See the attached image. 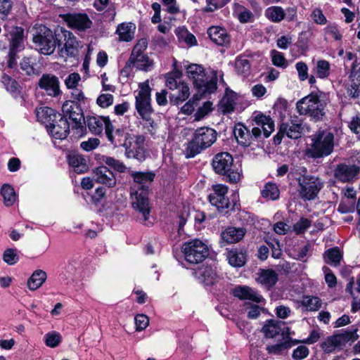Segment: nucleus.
<instances>
[{
    "label": "nucleus",
    "mask_w": 360,
    "mask_h": 360,
    "mask_svg": "<svg viewBox=\"0 0 360 360\" xmlns=\"http://www.w3.org/2000/svg\"><path fill=\"white\" fill-rule=\"evenodd\" d=\"M262 195L264 198L274 200L279 196V190L275 184L267 183L262 191Z\"/></svg>",
    "instance_id": "47"
},
{
    "label": "nucleus",
    "mask_w": 360,
    "mask_h": 360,
    "mask_svg": "<svg viewBox=\"0 0 360 360\" xmlns=\"http://www.w3.org/2000/svg\"><path fill=\"white\" fill-rule=\"evenodd\" d=\"M4 261L9 265H13L19 259V257L17 254V250L15 249L6 250L3 256Z\"/></svg>",
    "instance_id": "58"
},
{
    "label": "nucleus",
    "mask_w": 360,
    "mask_h": 360,
    "mask_svg": "<svg viewBox=\"0 0 360 360\" xmlns=\"http://www.w3.org/2000/svg\"><path fill=\"white\" fill-rule=\"evenodd\" d=\"M69 165L74 168L75 172L82 174L88 170L86 160L82 155L77 153L70 154L68 156Z\"/></svg>",
    "instance_id": "34"
},
{
    "label": "nucleus",
    "mask_w": 360,
    "mask_h": 360,
    "mask_svg": "<svg viewBox=\"0 0 360 360\" xmlns=\"http://www.w3.org/2000/svg\"><path fill=\"white\" fill-rule=\"evenodd\" d=\"M264 15L271 22L278 23L285 18L286 13L281 6H271L265 10Z\"/></svg>",
    "instance_id": "39"
},
{
    "label": "nucleus",
    "mask_w": 360,
    "mask_h": 360,
    "mask_svg": "<svg viewBox=\"0 0 360 360\" xmlns=\"http://www.w3.org/2000/svg\"><path fill=\"white\" fill-rule=\"evenodd\" d=\"M136 329L137 331H141L146 329L149 325V319L145 314H137L134 318Z\"/></svg>",
    "instance_id": "57"
},
{
    "label": "nucleus",
    "mask_w": 360,
    "mask_h": 360,
    "mask_svg": "<svg viewBox=\"0 0 360 360\" xmlns=\"http://www.w3.org/2000/svg\"><path fill=\"white\" fill-rule=\"evenodd\" d=\"M58 114L54 110L49 107H40L36 109V117L37 120L41 123L51 125L53 122L56 121Z\"/></svg>",
    "instance_id": "32"
},
{
    "label": "nucleus",
    "mask_w": 360,
    "mask_h": 360,
    "mask_svg": "<svg viewBox=\"0 0 360 360\" xmlns=\"http://www.w3.org/2000/svg\"><path fill=\"white\" fill-rule=\"evenodd\" d=\"M56 121L51 125H47V130L50 134L56 139H65L69 133V124L68 119L63 117L60 114L57 115Z\"/></svg>",
    "instance_id": "18"
},
{
    "label": "nucleus",
    "mask_w": 360,
    "mask_h": 360,
    "mask_svg": "<svg viewBox=\"0 0 360 360\" xmlns=\"http://www.w3.org/2000/svg\"><path fill=\"white\" fill-rule=\"evenodd\" d=\"M62 111L64 114L63 117H68L75 123L77 127H79L84 121L82 110L77 103L65 101L62 106Z\"/></svg>",
    "instance_id": "20"
},
{
    "label": "nucleus",
    "mask_w": 360,
    "mask_h": 360,
    "mask_svg": "<svg viewBox=\"0 0 360 360\" xmlns=\"http://www.w3.org/2000/svg\"><path fill=\"white\" fill-rule=\"evenodd\" d=\"M309 349L304 345L298 346L295 348L292 354L294 360H302L308 356Z\"/></svg>",
    "instance_id": "59"
},
{
    "label": "nucleus",
    "mask_w": 360,
    "mask_h": 360,
    "mask_svg": "<svg viewBox=\"0 0 360 360\" xmlns=\"http://www.w3.org/2000/svg\"><path fill=\"white\" fill-rule=\"evenodd\" d=\"M314 73L319 79H323L328 77L330 73V64L326 60H318L313 68Z\"/></svg>",
    "instance_id": "44"
},
{
    "label": "nucleus",
    "mask_w": 360,
    "mask_h": 360,
    "mask_svg": "<svg viewBox=\"0 0 360 360\" xmlns=\"http://www.w3.org/2000/svg\"><path fill=\"white\" fill-rule=\"evenodd\" d=\"M323 30L326 35L331 36L335 40L339 41L342 39V34L337 25L330 24Z\"/></svg>",
    "instance_id": "52"
},
{
    "label": "nucleus",
    "mask_w": 360,
    "mask_h": 360,
    "mask_svg": "<svg viewBox=\"0 0 360 360\" xmlns=\"http://www.w3.org/2000/svg\"><path fill=\"white\" fill-rule=\"evenodd\" d=\"M323 258L327 264L337 266L340 265L342 259V253L339 248L335 247L327 250L323 255Z\"/></svg>",
    "instance_id": "41"
},
{
    "label": "nucleus",
    "mask_w": 360,
    "mask_h": 360,
    "mask_svg": "<svg viewBox=\"0 0 360 360\" xmlns=\"http://www.w3.org/2000/svg\"><path fill=\"white\" fill-rule=\"evenodd\" d=\"M0 193L3 197L4 204L6 207L13 205L17 200V195L15 190L10 184H4L0 190Z\"/></svg>",
    "instance_id": "42"
},
{
    "label": "nucleus",
    "mask_w": 360,
    "mask_h": 360,
    "mask_svg": "<svg viewBox=\"0 0 360 360\" xmlns=\"http://www.w3.org/2000/svg\"><path fill=\"white\" fill-rule=\"evenodd\" d=\"M214 172L221 175H226L230 182L236 183L240 179L238 168L233 164L232 155L228 153L217 154L212 162Z\"/></svg>",
    "instance_id": "5"
},
{
    "label": "nucleus",
    "mask_w": 360,
    "mask_h": 360,
    "mask_svg": "<svg viewBox=\"0 0 360 360\" xmlns=\"http://www.w3.org/2000/svg\"><path fill=\"white\" fill-rule=\"evenodd\" d=\"M195 276L198 281L206 285L214 284L217 279V275L212 268L209 266H202L195 271Z\"/></svg>",
    "instance_id": "30"
},
{
    "label": "nucleus",
    "mask_w": 360,
    "mask_h": 360,
    "mask_svg": "<svg viewBox=\"0 0 360 360\" xmlns=\"http://www.w3.org/2000/svg\"><path fill=\"white\" fill-rule=\"evenodd\" d=\"M233 295L240 300H250L257 303L264 300L262 295L252 288L248 286H237L232 290Z\"/></svg>",
    "instance_id": "24"
},
{
    "label": "nucleus",
    "mask_w": 360,
    "mask_h": 360,
    "mask_svg": "<svg viewBox=\"0 0 360 360\" xmlns=\"http://www.w3.org/2000/svg\"><path fill=\"white\" fill-rule=\"evenodd\" d=\"M236 94L229 90H226L220 102V108L224 113H229L233 111L236 105Z\"/></svg>",
    "instance_id": "40"
},
{
    "label": "nucleus",
    "mask_w": 360,
    "mask_h": 360,
    "mask_svg": "<svg viewBox=\"0 0 360 360\" xmlns=\"http://www.w3.org/2000/svg\"><path fill=\"white\" fill-rule=\"evenodd\" d=\"M22 34L23 31L20 27H15L12 33H11V50L18 52L22 49Z\"/></svg>",
    "instance_id": "45"
},
{
    "label": "nucleus",
    "mask_w": 360,
    "mask_h": 360,
    "mask_svg": "<svg viewBox=\"0 0 360 360\" xmlns=\"http://www.w3.org/2000/svg\"><path fill=\"white\" fill-rule=\"evenodd\" d=\"M65 20L68 25L79 31L89 29L92 25V21L87 14L84 13H73L65 15Z\"/></svg>",
    "instance_id": "17"
},
{
    "label": "nucleus",
    "mask_w": 360,
    "mask_h": 360,
    "mask_svg": "<svg viewBox=\"0 0 360 360\" xmlns=\"http://www.w3.org/2000/svg\"><path fill=\"white\" fill-rule=\"evenodd\" d=\"M39 86L44 90L49 96L56 97L60 94V82L53 75L44 74L38 82Z\"/></svg>",
    "instance_id": "16"
},
{
    "label": "nucleus",
    "mask_w": 360,
    "mask_h": 360,
    "mask_svg": "<svg viewBox=\"0 0 360 360\" xmlns=\"http://www.w3.org/2000/svg\"><path fill=\"white\" fill-rule=\"evenodd\" d=\"M58 46L60 49V55L63 57L73 56L77 53L79 43L75 35L68 30L63 28L58 29L56 34Z\"/></svg>",
    "instance_id": "12"
},
{
    "label": "nucleus",
    "mask_w": 360,
    "mask_h": 360,
    "mask_svg": "<svg viewBox=\"0 0 360 360\" xmlns=\"http://www.w3.org/2000/svg\"><path fill=\"white\" fill-rule=\"evenodd\" d=\"M100 144V140L97 138H90L87 141H82L80 146L86 151H91L96 148Z\"/></svg>",
    "instance_id": "64"
},
{
    "label": "nucleus",
    "mask_w": 360,
    "mask_h": 360,
    "mask_svg": "<svg viewBox=\"0 0 360 360\" xmlns=\"http://www.w3.org/2000/svg\"><path fill=\"white\" fill-rule=\"evenodd\" d=\"M235 68L239 75L246 77L250 70V62L246 58L238 57L235 62Z\"/></svg>",
    "instance_id": "48"
},
{
    "label": "nucleus",
    "mask_w": 360,
    "mask_h": 360,
    "mask_svg": "<svg viewBox=\"0 0 360 360\" xmlns=\"http://www.w3.org/2000/svg\"><path fill=\"white\" fill-rule=\"evenodd\" d=\"M299 343V340L290 339L288 341H285L283 342L277 343L273 345H269L266 347V350L269 354L281 355L285 350H287L292 347L293 345H297Z\"/></svg>",
    "instance_id": "38"
},
{
    "label": "nucleus",
    "mask_w": 360,
    "mask_h": 360,
    "mask_svg": "<svg viewBox=\"0 0 360 360\" xmlns=\"http://www.w3.org/2000/svg\"><path fill=\"white\" fill-rule=\"evenodd\" d=\"M61 341V335L59 333L52 331L44 335V342L46 346L54 348L57 347Z\"/></svg>",
    "instance_id": "50"
},
{
    "label": "nucleus",
    "mask_w": 360,
    "mask_h": 360,
    "mask_svg": "<svg viewBox=\"0 0 360 360\" xmlns=\"http://www.w3.org/2000/svg\"><path fill=\"white\" fill-rule=\"evenodd\" d=\"M228 192V187L223 184L213 186V193L209 196L210 203L215 206L218 210L229 208L231 206L229 199L226 195Z\"/></svg>",
    "instance_id": "15"
},
{
    "label": "nucleus",
    "mask_w": 360,
    "mask_h": 360,
    "mask_svg": "<svg viewBox=\"0 0 360 360\" xmlns=\"http://www.w3.org/2000/svg\"><path fill=\"white\" fill-rule=\"evenodd\" d=\"M188 79L200 94H212L217 89V72L212 69L207 71L198 64H191L186 68Z\"/></svg>",
    "instance_id": "2"
},
{
    "label": "nucleus",
    "mask_w": 360,
    "mask_h": 360,
    "mask_svg": "<svg viewBox=\"0 0 360 360\" xmlns=\"http://www.w3.org/2000/svg\"><path fill=\"white\" fill-rule=\"evenodd\" d=\"M86 123L89 129L94 134H101L104 128L106 131L108 123L112 124L108 117L103 116L89 117Z\"/></svg>",
    "instance_id": "26"
},
{
    "label": "nucleus",
    "mask_w": 360,
    "mask_h": 360,
    "mask_svg": "<svg viewBox=\"0 0 360 360\" xmlns=\"http://www.w3.org/2000/svg\"><path fill=\"white\" fill-rule=\"evenodd\" d=\"M299 194L304 200L314 199L323 187L321 179L314 176H302L298 179Z\"/></svg>",
    "instance_id": "11"
},
{
    "label": "nucleus",
    "mask_w": 360,
    "mask_h": 360,
    "mask_svg": "<svg viewBox=\"0 0 360 360\" xmlns=\"http://www.w3.org/2000/svg\"><path fill=\"white\" fill-rule=\"evenodd\" d=\"M295 68L300 80L305 81L308 78V67L307 64L302 61L297 62L295 64Z\"/></svg>",
    "instance_id": "63"
},
{
    "label": "nucleus",
    "mask_w": 360,
    "mask_h": 360,
    "mask_svg": "<svg viewBox=\"0 0 360 360\" xmlns=\"http://www.w3.org/2000/svg\"><path fill=\"white\" fill-rule=\"evenodd\" d=\"M233 134L238 143L243 146H248L257 139L245 126L240 123L235 126Z\"/></svg>",
    "instance_id": "29"
},
{
    "label": "nucleus",
    "mask_w": 360,
    "mask_h": 360,
    "mask_svg": "<svg viewBox=\"0 0 360 360\" xmlns=\"http://www.w3.org/2000/svg\"><path fill=\"white\" fill-rule=\"evenodd\" d=\"M245 232L243 228L229 227L221 233V240L223 243H235L243 239Z\"/></svg>",
    "instance_id": "31"
},
{
    "label": "nucleus",
    "mask_w": 360,
    "mask_h": 360,
    "mask_svg": "<svg viewBox=\"0 0 360 360\" xmlns=\"http://www.w3.org/2000/svg\"><path fill=\"white\" fill-rule=\"evenodd\" d=\"M253 121L255 127L252 128V133L255 138L260 137L262 132L267 138L274 131V122L269 116L259 113L254 117Z\"/></svg>",
    "instance_id": "14"
},
{
    "label": "nucleus",
    "mask_w": 360,
    "mask_h": 360,
    "mask_svg": "<svg viewBox=\"0 0 360 360\" xmlns=\"http://www.w3.org/2000/svg\"><path fill=\"white\" fill-rule=\"evenodd\" d=\"M311 147L308 153L312 158L328 156L333 151L334 135L328 131H319L311 136Z\"/></svg>",
    "instance_id": "4"
},
{
    "label": "nucleus",
    "mask_w": 360,
    "mask_h": 360,
    "mask_svg": "<svg viewBox=\"0 0 360 360\" xmlns=\"http://www.w3.org/2000/svg\"><path fill=\"white\" fill-rule=\"evenodd\" d=\"M136 26L131 22H123L120 24L116 30L120 41H130L134 37Z\"/></svg>",
    "instance_id": "33"
},
{
    "label": "nucleus",
    "mask_w": 360,
    "mask_h": 360,
    "mask_svg": "<svg viewBox=\"0 0 360 360\" xmlns=\"http://www.w3.org/2000/svg\"><path fill=\"white\" fill-rule=\"evenodd\" d=\"M302 305L308 311H315L321 307L322 302L317 297L307 295L303 297Z\"/></svg>",
    "instance_id": "46"
},
{
    "label": "nucleus",
    "mask_w": 360,
    "mask_h": 360,
    "mask_svg": "<svg viewBox=\"0 0 360 360\" xmlns=\"http://www.w3.org/2000/svg\"><path fill=\"white\" fill-rule=\"evenodd\" d=\"M125 148V155L127 158L136 159L139 161H143L146 158V151L144 148L145 136L143 135H136L130 137Z\"/></svg>",
    "instance_id": "13"
},
{
    "label": "nucleus",
    "mask_w": 360,
    "mask_h": 360,
    "mask_svg": "<svg viewBox=\"0 0 360 360\" xmlns=\"http://www.w3.org/2000/svg\"><path fill=\"white\" fill-rule=\"evenodd\" d=\"M230 1L231 0H206L207 6L204 8V11L212 12L224 6Z\"/></svg>",
    "instance_id": "53"
},
{
    "label": "nucleus",
    "mask_w": 360,
    "mask_h": 360,
    "mask_svg": "<svg viewBox=\"0 0 360 360\" xmlns=\"http://www.w3.org/2000/svg\"><path fill=\"white\" fill-rule=\"evenodd\" d=\"M105 134L108 140L115 147L123 146L125 148L130 138L129 135L125 133L123 129H117L115 130L112 124L109 123Z\"/></svg>",
    "instance_id": "19"
},
{
    "label": "nucleus",
    "mask_w": 360,
    "mask_h": 360,
    "mask_svg": "<svg viewBox=\"0 0 360 360\" xmlns=\"http://www.w3.org/2000/svg\"><path fill=\"white\" fill-rule=\"evenodd\" d=\"M46 278L47 275L44 271L41 269L35 270L27 281V288L30 290L38 289L46 281Z\"/></svg>",
    "instance_id": "36"
},
{
    "label": "nucleus",
    "mask_w": 360,
    "mask_h": 360,
    "mask_svg": "<svg viewBox=\"0 0 360 360\" xmlns=\"http://www.w3.org/2000/svg\"><path fill=\"white\" fill-rule=\"evenodd\" d=\"M257 276V282L267 290L275 285L278 279L277 273L272 269H259Z\"/></svg>",
    "instance_id": "25"
},
{
    "label": "nucleus",
    "mask_w": 360,
    "mask_h": 360,
    "mask_svg": "<svg viewBox=\"0 0 360 360\" xmlns=\"http://www.w3.org/2000/svg\"><path fill=\"white\" fill-rule=\"evenodd\" d=\"M245 309L247 310L248 317L249 319H255L259 317L263 308L257 304H246Z\"/></svg>",
    "instance_id": "61"
},
{
    "label": "nucleus",
    "mask_w": 360,
    "mask_h": 360,
    "mask_svg": "<svg viewBox=\"0 0 360 360\" xmlns=\"http://www.w3.org/2000/svg\"><path fill=\"white\" fill-rule=\"evenodd\" d=\"M358 329L354 328L351 330H341L334 333L339 348H342L347 344L351 345L357 340L359 338Z\"/></svg>",
    "instance_id": "28"
},
{
    "label": "nucleus",
    "mask_w": 360,
    "mask_h": 360,
    "mask_svg": "<svg viewBox=\"0 0 360 360\" xmlns=\"http://www.w3.org/2000/svg\"><path fill=\"white\" fill-rule=\"evenodd\" d=\"M325 103L320 99L317 93H311L297 101L296 108L300 115H309L320 120L325 114Z\"/></svg>",
    "instance_id": "6"
},
{
    "label": "nucleus",
    "mask_w": 360,
    "mask_h": 360,
    "mask_svg": "<svg viewBox=\"0 0 360 360\" xmlns=\"http://www.w3.org/2000/svg\"><path fill=\"white\" fill-rule=\"evenodd\" d=\"M302 131V121L297 117H291L286 122H283L280 127V133L285 134L290 139H298Z\"/></svg>",
    "instance_id": "21"
},
{
    "label": "nucleus",
    "mask_w": 360,
    "mask_h": 360,
    "mask_svg": "<svg viewBox=\"0 0 360 360\" xmlns=\"http://www.w3.org/2000/svg\"><path fill=\"white\" fill-rule=\"evenodd\" d=\"M57 33L58 29L53 32L44 25L39 27L32 41L40 53L45 55H50L53 53L58 44Z\"/></svg>",
    "instance_id": "7"
},
{
    "label": "nucleus",
    "mask_w": 360,
    "mask_h": 360,
    "mask_svg": "<svg viewBox=\"0 0 360 360\" xmlns=\"http://www.w3.org/2000/svg\"><path fill=\"white\" fill-rule=\"evenodd\" d=\"M217 134L210 127L197 129L192 139L187 143L185 148L186 158H193L202 150L210 147L217 140Z\"/></svg>",
    "instance_id": "3"
},
{
    "label": "nucleus",
    "mask_w": 360,
    "mask_h": 360,
    "mask_svg": "<svg viewBox=\"0 0 360 360\" xmlns=\"http://www.w3.org/2000/svg\"><path fill=\"white\" fill-rule=\"evenodd\" d=\"M311 226V221L306 219L302 218L293 226V230L296 233H302Z\"/></svg>",
    "instance_id": "62"
},
{
    "label": "nucleus",
    "mask_w": 360,
    "mask_h": 360,
    "mask_svg": "<svg viewBox=\"0 0 360 360\" xmlns=\"http://www.w3.org/2000/svg\"><path fill=\"white\" fill-rule=\"evenodd\" d=\"M114 97L110 94H101L96 99V103L101 108H105L112 105Z\"/></svg>",
    "instance_id": "56"
},
{
    "label": "nucleus",
    "mask_w": 360,
    "mask_h": 360,
    "mask_svg": "<svg viewBox=\"0 0 360 360\" xmlns=\"http://www.w3.org/2000/svg\"><path fill=\"white\" fill-rule=\"evenodd\" d=\"M139 90L136 96V109L143 120H149L153 112L150 104V93L148 81L139 84Z\"/></svg>",
    "instance_id": "9"
},
{
    "label": "nucleus",
    "mask_w": 360,
    "mask_h": 360,
    "mask_svg": "<svg viewBox=\"0 0 360 360\" xmlns=\"http://www.w3.org/2000/svg\"><path fill=\"white\" fill-rule=\"evenodd\" d=\"M155 174L152 172H133L131 176L134 185L131 188V198L134 209L137 210L146 221L150 215V206L148 204V193Z\"/></svg>",
    "instance_id": "1"
},
{
    "label": "nucleus",
    "mask_w": 360,
    "mask_h": 360,
    "mask_svg": "<svg viewBox=\"0 0 360 360\" xmlns=\"http://www.w3.org/2000/svg\"><path fill=\"white\" fill-rule=\"evenodd\" d=\"M283 323L277 320H269L262 328V332L267 338H274L281 332Z\"/></svg>",
    "instance_id": "35"
},
{
    "label": "nucleus",
    "mask_w": 360,
    "mask_h": 360,
    "mask_svg": "<svg viewBox=\"0 0 360 360\" xmlns=\"http://www.w3.org/2000/svg\"><path fill=\"white\" fill-rule=\"evenodd\" d=\"M103 160L108 167L118 172L124 173L127 170V166L122 161L112 157L105 156L103 158Z\"/></svg>",
    "instance_id": "49"
},
{
    "label": "nucleus",
    "mask_w": 360,
    "mask_h": 360,
    "mask_svg": "<svg viewBox=\"0 0 360 360\" xmlns=\"http://www.w3.org/2000/svg\"><path fill=\"white\" fill-rule=\"evenodd\" d=\"M94 179L99 184H104L109 188L116 185V178L113 172L106 166H101L93 171Z\"/></svg>",
    "instance_id": "22"
},
{
    "label": "nucleus",
    "mask_w": 360,
    "mask_h": 360,
    "mask_svg": "<svg viewBox=\"0 0 360 360\" xmlns=\"http://www.w3.org/2000/svg\"><path fill=\"white\" fill-rule=\"evenodd\" d=\"M182 252L187 262L197 264L203 262L208 256V247L202 240L194 239L182 245Z\"/></svg>",
    "instance_id": "8"
},
{
    "label": "nucleus",
    "mask_w": 360,
    "mask_h": 360,
    "mask_svg": "<svg viewBox=\"0 0 360 360\" xmlns=\"http://www.w3.org/2000/svg\"><path fill=\"white\" fill-rule=\"evenodd\" d=\"M147 46V40L141 39L134 46L129 57L130 63L138 70L148 71L153 65V61L144 53Z\"/></svg>",
    "instance_id": "10"
},
{
    "label": "nucleus",
    "mask_w": 360,
    "mask_h": 360,
    "mask_svg": "<svg viewBox=\"0 0 360 360\" xmlns=\"http://www.w3.org/2000/svg\"><path fill=\"white\" fill-rule=\"evenodd\" d=\"M321 347L326 353H332L336 349V348H339L334 335L328 337L325 341H323L321 343Z\"/></svg>",
    "instance_id": "51"
},
{
    "label": "nucleus",
    "mask_w": 360,
    "mask_h": 360,
    "mask_svg": "<svg viewBox=\"0 0 360 360\" xmlns=\"http://www.w3.org/2000/svg\"><path fill=\"white\" fill-rule=\"evenodd\" d=\"M210 39L216 44L225 46L230 42V36L227 31L219 26H212L207 30Z\"/></svg>",
    "instance_id": "27"
},
{
    "label": "nucleus",
    "mask_w": 360,
    "mask_h": 360,
    "mask_svg": "<svg viewBox=\"0 0 360 360\" xmlns=\"http://www.w3.org/2000/svg\"><path fill=\"white\" fill-rule=\"evenodd\" d=\"M229 263L235 267L243 266L246 262L245 253L243 251L232 250L227 252Z\"/></svg>",
    "instance_id": "43"
},
{
    "label": "nucleus",
    "mask_w": 360,
    "mask_h": 360,
    "mask_svg": "<svg viewBox=\"0 0 360 360\" xmlns=\"http://www.w3.org/2000/svg\"><path fill=\"white\" fill-rule=\"evenodd\" d=\"M177 92L172 94L169 96L171 103L175 105L185 101L190 96V89L187 84L182 82L179 84V89H176Z\"/></svg>",
    "instance_id": "37"
},
{
    "label": "nucleus",
    "mask_w": 360,
    "mask_h": 360,
    "mask_svg": "<svg viewBox=\"0 0 360 360\" xmlns=\"http://www.w3.org/2000/svg\"><path fill=\"white\" fill-rule=\"evenodd\" d=\"M81 80V77L79 73L73 72L70 74L66 79H65V84L66 87L69 89L77 87L79 82Z\"/></svg>",
    "instance_id": "60"
},
{
    "label": "nucleus",
    "mask_w": 360,
    "mask_h": 360,
    "mask_svg": "<svg viewBox=\"0 0 360 360\" xmlns=\"http://www.w3.org/2000/svg\"><path fill=\"white\" fill-rule=\"evenodd\" d=\"M360 167L354 165L341 164L335 170V177L342 181L348 182L353 180L359 172Z\"/></svg>",
    "instance_id": "23"
},
{
    "label": "nucleus",
    "mask_w": 360,
    "mask_h": 360,
    "mask_svg": "<svg viewBox=\"0 0 360 360\" xmlns=\"http://www.w3.org/2000/svg\"><path fill=\"white\" fill-rule=\"evenodd\" d=\"M271 61L273 64L277 67H286V60L283 54L276 50L271 51Z\"/></svg>",
    "instance_id": "54"
},
{
    "label": "nucleus",
    "mask_w": 360,
    "mask_h": 360,
    "mask_svg": "<svg viewBox=\"0 0 360 360\" xmlns=\"http://www.w3.org/2000/svg\"><path fill=\"white\" fill-rule=\"evenodd\" d=\"M13 3L10 0H0V19H6L12 11Z\"/></svg>",
    "instance_id": "55"
}]
</instances>
